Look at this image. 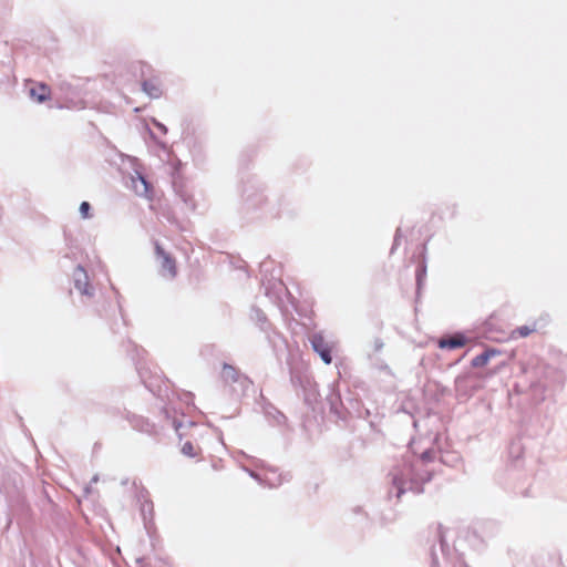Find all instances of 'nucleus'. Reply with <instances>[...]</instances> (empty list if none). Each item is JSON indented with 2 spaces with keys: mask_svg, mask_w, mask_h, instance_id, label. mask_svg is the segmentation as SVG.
I'll list each match as a JSON object with an SVG mask.
<instances>
[{
  "mask_svg": "<svg viewBox=\"0 0 567 567\" xmlns=\"http://www.w3.org/2000/svg\"><path fill=\"white\" fill-rule=\"evenodd\" d=\"M411 470L405 468L400 473L393 474V485L396 488V497L400 498L401 495L409 488L415 491L417 493L422 492L421 488L417 487L414 480L410 478Z\"/></svg>",
  "mask_w": 567,
  "mask_h": 567,
  "instance_id": "f257e3e1",
  "label": "nucleus"
},
{
  "mask_svg": "<svg viewBox=\"0 0 567 567\" xmlns=\"http://www.w3.org/2000/svg\"><path fill=\"white\" fill-rule=\"evenodd\" d=\"M311 344L313 350L320 355L321 360L326 364L331 363V355H330V347L328 342L324 340L323 336L320 333H316L311 337Z\"/></svg>",
  "mask_w": 567,
  "mask_h": 567,
  "instance_id": "f03ea898",
  "label": "nucleus"
},
{
  "mask_svg": "<svg viewBox=\"0 0 567 567\" xmlns=\"http://www.w3.org/2000/svg\"><path fill=\"white\" fill-rule=\"evenodd\" d=\"M131 184L136 195L144 197L150 196L151 185L141 172L135 171V173L131 176Z\"/></svg>",
  "mask_w": 567,
  "mask_h": 567,
  "instance_id": "7ed1b4c3",
  "label": "nucleus"
},
{
  "mask_svg": "<svg viewBox=\"0 0 567 567\" xmlns=\"http://www.w3.org/2000/svg\"><path fill=\"white\" fill-rule=\"evenodd\" d=\"M156 252L162 258L161 266L163 276L174 278L176 276V267L174 260L171 259V257L165 254L159 246L156 247Z\"/></svg>",
  "mask_w": 567,
  "mask_h": 567,
  "instance_id": "20e7f679",
  "label": "nucleus"
},
{
  "mask_svg": "<svg viewBox=\"0 0 567 567\" xmlns=\"http://www.w3.org/2000/svg\"><path fill=\"white\" fill-rule=\"evenodd\" d=\"M75 288L82 293L91 296L92 292L89 289V278L85 270L82 267H78L73 274Z\"/></svg>",
  "mask_w": 567,
  "mask_h": 567,
  "instance_id": "39448f33",
  "label": "nucleus"
},
{
  "mask_svg": "<svg viewBox=\"0 0 567 567\" xmlns=\"http://www.w3.org/2000/svg\"><path fill=\"white\" fill-rule=\"evenodd\" d=\"M31 99L38 103H43L50 99V89L43 83H39L29 90Z\"/></svg>",
  "mask_w": 567,
  "mask_h": 567,
  "instance_id": "423d86ee",
  "label": "nucleus"
},
{
  "mask_svg": "<svg viewBox=\"0 0 567 567\" xmlns=\"http://www.w3.org/2000/svg\"><path fill=\"white\" fill-rule=\"evenodd\" d=\"M465 344V338L462 336H454L452 338H442L439 341V347L442 349H457Z\"/></svg>",
  "mask_w": 567,
  "mask_h": 567,
  "instance_id": "0eeeda50",
  "label": "nucleus"
},
{
  "mask_svg": "<svg viewBox=\"0 0 567 567\" xmlns=\"http://www.w3.org/2000/svg\"><path fill=\"white\" fill-rule=\"evenodd\" d=\"M143 91L152 99H157L162 95L159 84L154 81H144Z\"/></svg>",
  "mask_w": 567,
  "mask_h": 567,
  "instance_id": "6e6552de",
  "label": "nucleus"
},
{
  "mask_svg": "<svg viewBox=\"0 0 567 567\" xmlns=\"http://www.w3.org/2000/svg\"><path fill=\"white\" fill-rule=\"evenodd\" d=\"M495 353L496 352L494 350H487V351L483 352L482 354L475 357L472 361L473 367H475V368L484 367L489 361V359L493 355H495Z\"/></svg>",
  "mask_w": 567,
  "mask_h": 567,
  "instance_id": "1a4fd4ad",
  "label": "nucleus"
},
{
  "mask_svg": "<svg viewBox=\"0 0 567 567\" xmlns=\"http://www.w3.org/2000/svg\"><path fill=\"white\" fill-rule=\"evenodd\" d=\"M223 377L226 380L236 381V371L230 365H224Z\"/></svg>",
  "mask_w": 567,
  "mask_h": 567,
  "instance_id": "9d476101",
  "label": "nucleus"
},
{
  "mask_svg": "<svg viewBox=\"0 0 567 567\" xmlns=\"http://www.w3.org/2000/svg\"><path fill=\"white\" fill-rule=\"evenodd\" d=\"M183 454L187 456H195V449L190 442H186L182 447Z\"/></svg>",
  "mask_w": 567,
  "mask_h": 567,
  "instance_id": "9b49d317",
  "label": "nucleus"
},
{
  "mask_svg": "<svg viewBox=\"0 0 567 567\" xmlns=\"http://www.w3.org/2000/svg\"><path fill=\"white\" fill-rule=\"evenodd\" d=\"M89 209H90V204L87 202H83L81 205H80V213L81 215L86 218L89 216Z\"/></svg>",
  "mask_w": 567,
  "mask_h": 567,
  "instance_id": "f8f14e48",
  "label": "nucleus"
},
{
  "mask_svg": "<svg viewBox=\"0 0 567 567\" xmlns=\"http://www.w3.org/2000/svg\"><path fill=\"white\" fill-rule=\"evenodd\" d=\"M532 332V329H529L528 327H520L517 329V333L519 334V337H527L529 336V333Z\"/></svg>",
  "mask_w": 567,
  "mask_h": 567,
  "instance_id": "ddd939ff",
  "label": "nucleus"
},
{
  "mask_svg": "<svg viewBox=\"0 0 567 567\" xmlns=\"http://www.w3.org/2000/svg\"><path fill=\"white\" fill-rule=\"evenodd\" d=\"M155 124H156V126H157L159 130H162L164 133H166V127H165L163 124H161V123H158V122H155Z\"/></svg>",
  "mask_w": 567,
  "mask_h": 567,
  "instance_id": "4468645a",
  "label": "nucleus"
},
{
  "mask_svg": "<svg viewBox=\"0 0 567 567\" xmlns=\"http://www.w3.org/2000/svg\"><path fill=\"white\" fill-rule=\"evenodd\" d=\"M97 481H99V477H97V476H94V477L92 478V482H93V483H96Z\"/></svg>",
  "mask_w": 567,
  "mask_h": 567,
  "instance_id": "2eb2a0df",
  "label": "nucleus"
}]
</instances>
